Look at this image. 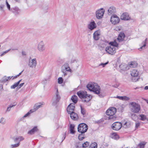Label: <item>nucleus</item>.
<instances>
[{"instance_id": "1", "label": "nucleus", "mask_w": 148, "mask_h": 148, "mask_svg": "<svg viewBox=\"0 0 148 148\" xmlns=\"http://www.w3.org/2000/svg\"><path fill=\"white\" fill-rule=\"evenodd\" d=\"M86 86L89 90L98 94L100 97H103L104 96L105 94L100 92V87L97 84L90 83L87 85Z\"/></svg>"}, {"instance_id": "2", "label": "nucleus", "mask_w": 148, "mask_h": 148, "mask_svg": "<svg viewBox=\"0 0 148 148\" xmlns=\"http://www.w3.org/2000/svg\"><path fill=\"white\" fill-rule=\"evenodd\" d=\"M77 94L84 102H88L92 98V96L90 94H87V92L85 91H79L77 92Z\"/></svg>"}, {"instance_id": "3", "label": "nucleus", "mask_w": 148, "mask_h": 148, "mask_svg": "<svg viewBox=\"0 0 148 148\" xmlns=\"http://www.w3.org/2000/svg\"><path fill=\"white\" fill-rule=\"evenodd\" d=\"M130 106L131 112L134 113H138L140 110V105L135 102H131L130 103Z\"/></svg>"}, {"instance_id": "4", "label": "nucleus", "mask_w": 148, "mask_h": 148, "mask_svg": "<svg viewBox=\"0 0 148 148\" xmlns=\"http://www.w3.org/2000/svg\"><path fill=\"white\" fill-rule=\"evenodd\" d=\"M110 44L111 46L107 47L106 48V51L109 54L113 55L116 53V49L114 46L117 47L118 44L116 42H111Z\"/></svg>"}, {"instance_id": "5", "label": "nucleus", "mask_w": 148, "mask_h": 148, "mask_svg": "<svg viewBox=\"0 0 148 148\" xmlns=\"http://www.w3.org/2000/svg\"><path fill=\"white\" fill-rule=\"evenodd\" d=\"M139 72L136 69H133L131 71L130 74L132 77L131 80L134 82H136L138 80L139 78Z\"/></svg>"}, {"instance_id": "6", "label": "nucleus", "mask_w": 148, "mask_h": 148, "mask_svg": "<svg viewBox=\"0 0 148 148\" xmlns=\"http://www.w3.org/2000/svg\"><path fill=\"white\" fill-rule=\"evenodd\" d=\"M116 112V108L112 107L109 108L106 111V114L109 116L108 117V119H114V115Z\"/></svg>"}, {"instance_id": "7", "label": "nucleus", "mask_w": 148, "mask_h": 148, "mask_svg": "<svg viewBox=\"0 0 148 148\" xmlns=\"http://www.w3.org/2000/svg\"><path fill=\"white\" fill-rule=\"evenodd\" d=\"M56 90L55 93V95L53 97L52 99V104L53 105H55L56 104L59 102L60 99V97L59 94L58 89L56 88Z\"/></svg>"}, {"instance_id": "8", "label": "nucleus", "mask_w": 148, "mask_h": 148, "mask_svg": "<svg viewBox=\"0 0 148 148\" xmlns=\"http://www.w3.org/2000/svg\"><path fill=\"white\" fill-rule=\"evenodd\" d=\"M88 129V125L84 123L79 124L78 127V131L79 132H86Z\"/></svg>"}, {"instance_id": "9", "label": "nucleus", "mask_w": 148, "mask_h": 148, "mask_svg": "<svg viewBox=\"0 0 148 148\" xmlns=\"http://www.w3.org/2000/svg\"><path fill=\"white\" fill-rule=\"evenodd\" d=\"M37 64V62L36 58L32 59L31 57L29 58L28 65L30 68H35Z\"/></svg>"}, {"instance_id": "10", "label": "nucleus", "mask_w": 148, "mask_h": 148, "mask_svg": "<svg viewBox=\"0 0 148 148\" xmlns=\"http://www.w3.org/2000/svg\"><path fill=\"white\" fill-rule=\"evenodd\" d=\"M122 124L119 122H116L114 123L111 127L113 130H119L122 127Z\"/></svg>"}, {"instance_id": "11", "label": "nucleus", "mask_w": 148, "mask_h": 148, "mask_svg": "<svg viewBox=\"0 0 148 148\" xmlns=\"http://www.w3.org/2000/svg\"><path fill=\"white\" fill-rule=\"evenodd\" d=\"M120 21L119 17L116 15H113L111 17L110 21L112 24L114 25L119 23Z\"/></svg>"}, {"instance_id": "12", "label": "nucleus", "mask_w": 148, "mask_h": 148, "mask_svg": "<svg viewBox=\"0 0 148 148\" xmlns=\"http://www.w3.org/2000/svg\"><path fill=\"white\" fill-rule=\"evenodd\" d=\"M105 11L103 8H101L97 10L96 12V16L98 19L101 18L104 14Z\"/></svg>"}, {"instance_id": "13", "label": "nucleus", "mask_w": 148, "mask_h": 148, "mask_svg": "<svg viewBox=\"0 0 148 148\" xmlns=\"http://www.w3.org/2000/svg\"><path fill=\"white\" fill-rule=\"evenodd\" d=\"M37 48L40 52H42L45 50V47L44 42L42 41L40 42L38 44Z\"/></svg>"}, {"instance_id": "14", "label": "nucleus", "mask_w": 148, "mask_h": 148, "mask_svg": "<svg viewBox=\"0 0 148 148\" xmlns=\"http://www.w3.org/2000/svg\"><path fill=\"white\" fill-rule=\"evenodd\" d=\"M15 15H18L20 14V10L17 7L15 6L11 8L10 11Z\"/></svg>"}, {"instance_id": "15", "label": "nucleus", "mask_w": 148, "mask_h": 148, "mask_svg": "<svg viewBox=\"0 0 148 148\" xmlns=\"http://www.w3.org/2000/svg\"><path fill=\"white\" fill-rule=\"evenodd\" d=\"M75 109V104L74 103H71L69 105L66 109L68 113H69L73 112Z\"/></svg>"}, {"instance_id": "16", "label": "nucleus", "mask_w": 148, "mask_h": 148, "mask_svg": "<svg viewBox=\"0 0 148 148\" xmlns=\"http://www.w3.org/2000/svg\"><path fill=\"white\" fill-rule=\"evenodd\" d=\"M100 32L99 30L95 31L93 34V38L95 40H97L100 38Z\"/></svg>"}, {"instance_id": "17", "label": "nucleus", "mask_w": 148, "mask_h": 148, "mask_svg": "<svg viewBox=\"0 0 148 148\" xmlns=\"http://www.w3.org/2000/svg\"><path fill=\"white\" fill-rule=\"evenodd\" d=\"M96 27L97 25L94 21H91L88 25V28L91 30L94 29Z\"/></svg>"}, {"instance_id": "18", "label": "nucleus", "mask_w": 148, "mask_h": 148, "mask_svg": "<svg viewBox=\"0 0 148 148\" xmlns=\"http://www.w3.org/2000/svg\"><path fill=\"white\" fill-rule=\"evenodd\" d=\"M121 19L124 20H128L130 19L128 14L127 13H124L121 15Z\"/></svg>"}, {"instance_id": "19", "label": "nucleus", "mask_w": 148, "mask_h": 148, "mask_svg": "<svg viewBox=\"0 0 148 148\" xmlns=\"http://www.w3.org/2000/svg\"><path fill=\"white\" fill-rule=\"evenodd\" d=\"M62 70H65L66 71L71 72V69L70 68L69 64L67 63H65L62 66Z\"/></svg>"}, {"instance_id": "20", "label": "nucleus", "mask_w": 148, "mask_h": 148, "mask_svg": "<svg viewBox=\"0 0 148 148\" xmlns=\"http://www.w3.org/2000/svg\"><path fill=\"white\" fill-rule=\"evenodd\" d=\"M70 114V116L72 119L74 120H77L78 119V117L77 114L74 112L69 113Z\"/></svg>"}, {"instance_id": "21", "label": "nucleus", "mask_w": 148, "mask_h": 148, "mask_svg": "<svg viewBox=\"0 0 148 148\" xmlns=\"http://www.w3.org/2000/svg\"><path fill=\"white\" fill-rule=\"evenodd\" d=\"M116 12V8L115 7L112 6L110 7L108 10V14L110 15L112 14H114Z\"/></svg>"}, {"instance_id": "22", "label": "nucleus", "mask_w": 148, "mask_h": 148, "mask_svg": "<svg viewBox=\"0 0 148 148\" xmlns=\"http://www.w3.org/2000/svg\"><path fill=\"white\" fill-rule=\"evenodd\" d=\"M125 37V35L123 32L120 33L117 38L119 42H121L124 40V38Z\"/></svg>"}, {"instance_id": "23", "label": "nucleus", "mask_w": 148, "mask_h": 148, "mask_svg": "<svg viewBox=\"0 0 148 148\" xmlns=\"http://www.w3.org/2000/svg\"><path fill=\"white\" fill-rule=\"evenodd\" d=\"M42 104V103L40 102L36 103L34 106V109L32 110L34 112L41 107Z\"/></svg>"}, {"instance_id": "24", "label": "nucleus", "mask_w": 148, "mask_h": 148, "mask_svg": "<svg viewBox=\"0 0 148 148\" xmlns=\"http://www.w3.org/2000/svg\"><path fill=\"white\" fill-rule=\"evenodd\" d=\"M147 41V38H146L145 40L143 41L140 44V46L141 47L139 49L140 51H141L142 49H145V47L146 46Z\"/></svg>"}, {"instance_id": "25", "label": "nucleus", "mask_w": 148, "mask_h": 148, "mask_svg": "<svg viewBox=\"0 0 148 148\" xmlns=\"http://www.w3.org/2000/svg\"><path fill=\"white\" fill-rule=\"evenodd\" d=\"M38 130L37 128V126L34 127L32 129L29 131L28 132V134H32L36 132H37Z\"/></svg>"}, {"instance_id": "26", "label": "nucleus", "mask_w": 148, "mask_h": 148, "mask_svg": "<svg viewBox=\"0 0 148 148\" xmlns=\"http://www.w3.org/2000/svg\"><path fill=\"white\" fill-rule=\"evenodd\" d=\"M24 138L22 136H20L19 137H17L14 140L15 142H20L21 141L23 140L24 139Z\"/></svg>"}, {"instance_id": "27", "label": "nucleus", "mask_w": 148, "mask_h": 148, "mask_svg": "<svg viewBox=\"0 0 148 148\" xmlns=\"http://www.w3.org/2000/svg\"><path fill=\"white\" fill-rule=\"evenodd\" d=\"M138 116V119L142 121H144L147 119V116L143 114H140Z\"/></svg>"}, {"instance_id": "28", "label": "nucleus", "mask_w": 148, "mask_h": 148, "mask_svg": "<svg viewBox=\"0 0 148 148\" xmlns=\"http://www.w3.org/2000/svg\"><path fill=\"white\" fill-rule=\"evenodd\" d=\"M116 98H117L120 100H126L127 101L129 100L130 98L128 97H127L126 96H117L116 97Z\"/></svg>"}, {"instance_id": "29", "label": "nucleus", "mask_w": 148, "mask_h": 148, "mask_svg": "<svg viewBox=\"0 0 148 148\" xmlns=\"http://www.w3.org/2000/svg\"><path fill=\"white\" fill-rule=\"evenodd\" d=\"M75 125L74 124H71L70 125L69 129L71 134H73L75 133V131L74 130Z\"/></svg>"}, {"instance_id": "30", "label": "nucleus", "mask_w": 148, "mask_h": 148, "mask_svg": "<svg viewBox=\"0 0 148 148\" xmlns=\"http://www.w3.org/2000/svg\"><path fill=\"white\" fill-rule=\"evenodd\" d=\"M71 100L74 103H76L78 101L77 97L76 95H73L72 97Z\"/></svg>"}, {"instance_id": "31", "label": "nucleus", "mask_w": 148, "mask_h": 148, "mask_svg": "<svg viewBox=\"0 0 148 148\" xmlns=\"http://www.w3.org/2000/svg\"><path fill=\"white\" fill-rule=\"evenodd\" d=\"M81 134H79L78 136V138L79 140H82L85 138V136L84 134L85 133L80 132Z\"/></svg>"}, {"instance_id": "32", "label": "nucleus", "mask_w": 148, "mask_h": 148, "mask_svg": "<svg viewBox=\"0 0 148 148\" xmlns=\"http://www.w3.org/2000/svg\"><path fill=\"white\" fill-rule=\"evenodd\" d=\"M111 138L114 139H117L119 138V136L116 133H113L110 136Z\"/></svg>"}, {"instance_id": "33", "label": "nucleus", "mask_w": 148, "mask_h": 148, "mask_svg": "<svg viewBox=\"0 0 148 148\" xmlns=\"http://www.w3.org/2000/svg\"><path fill=\"white\" fill-rule=\"evenodd\" d=\"M146 143L145 142H142L138 145V147L139 148H144Z\"/></svg>"}, {"instance_id": "34", "label": "nucleus", "mask_w": 148, "mask_h": 148, "mask_svg": "<svg viewBox=\"0 0 148 148\" xmlns=\"http://www.w3.org/2000/svg\"><path fill=\"white\" fill-rule=\"evenodd\" d=\"M81 114L83 115L84 117H85L86 114V110L85 109L83 108L81 106H80Z\"/></svg>"}, {"instance_id": "35", "label": "nucleus", "mask_w": 148, "mask_h": 148, "mask_svg": "<svg viewBox=\"0 0 148 148\" xmlns=\"http://www.w3.org/2000/svg\"><path fill=\"white\" fill-rule=\"evenodd\" d=\"M21 79L20 80H19L18 82H17L16 83H15L14 85H12L11 86V89H14L19 84L20 82L21 81Z\"/></svg>"}, {"instance_id": "36", "label": "nucleus", "mask_w": 148, "mask_h": 148, "mask_svg": "<svg viewBox=\"0 0 148 148\" xmlns=\"http://www.w3.org/2000/svg\"><path fill=\"white\" fill-rule=\"evenodd\" d=\"M89 148H97V144L95 142L92 143Z\"/></svg>"}, {"instance_id": "37", "label": "nucleus", "mask_w": 148, "mask_h": 148, "mask_svg": "<svg viewBox=\"0 0 148 148\" xmlns=\"http://www.w3.org/2000/svg\"><path fill=\"white\" fill-rule=\"evenodd\" d=\"M129 66L131 68H134L136 66V64L135 62H131L130 63L128 64Z\"/></svg>"}, {"instance_id": "38", "label": "nucleus", "mask_w": 148, "mask_h": 148, "mask_svg": "<svg viewBox=\"0 0 148 148\" xmlns=\"http://www.w3.org/2000/svg\"><path fill=\"white\" fill-rule=\"evenodd\" d=\"M119 68L122 70L125 71L127 69L126 65L123 64H121L119 66Z\"/></svg>"}, {"instance_id": "39", "label": "nucleus", "mask_w": 148, "mask_h": 148, "mask_svg": "<svg viewBox=\"0 0 148 148\" xmlns=\"http://www.w3.org/2000/svg\"><path fill=\"white\" fill-rule=\"evenodd\" d=\"M89 142L86 141L82 144V146L84 148L87 147L89 145Z\"/></svg>"}, {"instance_id": "40", "label": "nucleus", "mask_w": 148, "mask_h": 148, "mask_svg": "<svg viewBox=\"0 0 148 148\" xmlns=\"http://www.w3.org/2000/svg\"><path fill=\"white\" fill-rule=\"evenodd\" d=\"M34 111H33V110L32 109L29 112H28L27 114H26L25 115H24L23 117V118H25L27 116H29L30 114L33 112Z\"/></svg>"}, {"instance_id": "41", "label": "nucleus", "mask_w": 148, "mask_h": 148, "mask_svg": "<svg viewBox=\"0 0 148 148\" xmlns=\"http://www.w3.org/2000/svg\"><path fill=\"white\" fill-rule=\"evenodd\" d=\"M6 5L7 7L8 10L10 11L11 10V8H10V5L8 3L7 0H6Z\"/></svg>"}, {"instance_id": "42", "label": "nucleus", "mask_w": 148, "mask_h": 148, "mask_svg": "<svg viewBox=\"0 0 148 148\" xmlns=\"http://www.w3.org/2000/svg\"><path fill=\"white\" fill-rule=\"evenodd\" d=\"M19 143H18L16 144L12 145H11V147L12 148H16L18 147L19 146Z\"/></svg>"}, {"instance_id": "43", "label": "nucleus", "mask_w": 148, "mask_h": 148, "mask_svg": "<svg viewBox=\"0 0 148 148\" xmlns=\"http://www.w3.org/2000/svg\"><path fill=\"white\" fill-rule=\"evenodd\" d=\"M0 122L2 124H4L5 123V120L4 118H2L1 119Z\"/></svg>"}, {"instance_id": "44", "label": "nucleus", "mask_w": 148, "mask_h": 148, "mask_svg": "<svg viewBox=\"0 0 148 148\" xmlns=\"http://www.w3.org/2000/svg\"><path fill=\"white\" fill-rule=\"evenodd\" d=\"M58 83L60 84L62 83L63 82V79L62 77H59L58 79Z\"/></svg>"}, {"instance_id": "45", "label": "nucleus", "mask_w": 148, "mask_h": 148, "mask_svg": "<svg viewBox=\"0 0 148 148\" xmlns=\"http://www.w3.org/2000/svg\"><path fill=\"white\" fill-rule=\"evenodd\" d=\"M4 7V5L1 4L0 5V11H4L3 9Z\"/></svg>"}, {"instance_id": "46", "label": "nucleus", "mask_w": 148, "mask_h": 148, "mask_svg": "<svg viewBox=\"0 0 148 148\" xmlns=\"http://www.w3.org/2000/svg\"><path fill=\"white\" fill-rule=\"evenodd\" d=\"M12 107H13L12 106V104H10L9 106L8 107L6 111L8 112L10 111L11 109V108Z\"/></svg>"}, {"instance_id": "47", "label": "nucleus", "mask_w": 148, "mask_h": 148, "mask_svg": "<svg viewBox=\"0 0 148 148\" xmlns=\"http://www.w3.org/2000/svg\"><path fill=\"white\" fill-rule=\"evenodd\" d=\"M108 61L106 62L105 63H101L99 65V66H101L102 65L103 67H104L105 66L108 64Z\"/></svg>"}, {"instance_id": "48", "label": "nucleus", "mask_w": 148, "mask_h": 148, "mask_svg": "<svg viewBox=\"0 0 148 148\" xmlns=\"http://www.w3.org/2000/svg\"><path fill=\"white\" fill-rule=\"evenodd\" d=\"M13 76H12V77H10V76H9V77H7V79H4V82H5L7 81L8 79H10Z\"/></svg>"}, {"instance_id": "49", "label": "nucleus", "mask_w": 148, "mask_h": 148, "mask_svg": "<svg viewBox=\"0 0 148 148\" xmlns=\"http://www.w3.org/2000/svg\"><path fill=\"white\" fill-rule=\"evenodd\" d=\"M140 123H136V124L135 128H138L140 126Z\"/></svg>"}, {"instance_id": "50", "label": "nucleus", "mask_w": 148, "mask_h": 148, "mask_svg": "<svg viewBox=\"0 0 148 148\" xmlns=\"http://www.w3.org/2000/svg\"><path fill=\"white\" fill-rule=\"evenodd\" d=\"M66 71L65 70H62V72H63V75L64 76H65L66 75H67V74L66 73Z\"/></svg>"}, {"instance_id": "51", "label": "nucleus", "mask_w": 148, "mask_h": 148, "mask_svg": "<svg viewBox=\"0 0 148 148\" xmlns=\"http://www.w3.org/2000/svg\"><path fill=\"white\" fill-rule=\"evenodd\" d=\"M22 54L23 56H26V52L25 51H22Z\"/></svg>"}, {"instance_id": "52", "label": "nucleus", "mask_w": 148, "mask_h": 148, "mask_svg": "<svg viewBox=\"0 0 148 148\" xmlns=\"http://www.w3.org/2000/svg\"><path fill=\"white\" fill-rule=\"evenodd\" d=\"M75 61H76V60L75 59H73L71 60V63H73Z\"/></svg>"}, {"instance_id": "53", "label": "nucleus", "mask_w": 148, "mask_h": 148, "mask_svg": "<svg viewBox=\"0 0 148 148\" xmlns=\"http://www.w3.org/2000/svg\"><path fill=\"white\" fill-rule=\"evenodd\" d=\"M24 84V83L20 84L19 86V88H21V87L23 86Z\"/></svg>"}, {"instance_id": "54", "label": "nucleus", "mask_w": 148, "mask_h": 148, "mask_svg": "<svg viewBox=\"0 0 148 148\" xmlns=\"http://www.w3.org/2000/svg\"><path fill=\"white\" fill-rule=\"evenodd\" d=\"M14 103L13 105L12 104V106L13 107L15 106L17 104V103L16 102H14V103Z\"/></svg>"}, {"instance_id": "55", "label": "nucleus", "mask_w": 148, "mask_h": 148, "mask_svg": "<svg viewBox=\"0 0 148 148\" xmlns=\"http://www.w3.org/2000/svg\"><path fill=\"white\" fill-rule=\"evenodd\" d=\"M11 50L10 49H8V50H6L4 51L5 53L6 54L9 51H10Z\"/></svg>"}, {"instance_id": "56", "label": "nucleus", "mask_w": 148, "mask_h": 148, "mask_svg": "<svg viewBox=\"0 0 148 148\" xmlns=\"http://www.w3.org/2000/svg\"><path fill=\"white\" fill-rule=\"evenodd\" d=\"M144 89L145 90H148V86H147L145 87L144 88Z\"/></svg>"}, {"instance_id": "57", "label": "nucleus", "mask_w": 148, "mask_h": 148, "mask_svg": "<svg viewBox=\"0 0 148 148\" xmlns=\"http://www.w3.org/2000/svg\"><path fill=\"white\" fill-rule=\"evenodd\" d=\"M5 54V53L4 52H3V53H2L0 56H3V55H4Z\"/></svg>"}, {"instance_id": "58", "label": "nucleus", "mask_w": 148, "mask_h": 148, "mask_svg": "<svg viewBox=\"0 0 148 148\" xmlns=\"http://www.w3.org/2000/svg\"><path fill=\"white\" fill-rule=\"evenodd\" d=\"M23 70L21 72L19 73V74L17 75V76H19V75H21L22 73L23 72Z\"/></svg>"}, {"instance_id": "59", "label": "nucleus", "mask_w": 148, "mask_h": 148, "mask_svg": "<svg viewBox=\"0 0 148 148\" xmlns=\"http://www.w3.org/2000/svg\"><path fill=\"white\" fill-rule=\"evenodd\" d=\"M3 88V86L1 85H0V89H2Z\"/></svg>"}, {"instance_id": "60", "label": "nucleus", "mask_w": 148, "mask_h": 148, "mask_svg": "<svg viewBox=\"0 0 148 148\" xmlns=\"http://www.w3.org/2000/svg\"><path fill=\"white\" fill-rule=\"evenodd\" d=\"M18 77V76H17V75H16V76H14V77H13V79H15V78H16Z\"/></svg>"}, {"instance_id": "61", "label": "nucleus", "mask_w": 148, "mask_h": 148, "mask_svg": "<svg viewBox=\"0 0 148 148\" xmlns=\"http://www.w3.org/2000/svg\"><path fill=\"white\" fill-rule=\"evenodd\" d=\"M132 116H136V114H132Z\"/></svg>"}, {"instance_id": "62", "label": "nucleus", "mask_w": 148, "mask_h": 148, "mask_svg": "<svg viewBox=\"0 0 148 148\" xmlns=\"http://www.w3.org/2000/svg\"><path fill=\"white\" fill-rule=\"evenodd\" d=\"M66 132H65V134L64 135V139H65V137H66Z\"/></svg>"}, {"instance_id": "63", "label": "nucleus", "mask_w": 148, "mask_h": 148, "mask_svg": "<svg viewBox=\"0 0 148 148\" xmlns=\"http://www.w3.org/2000/svg\"><path fill=\"white\" fill-rule=\"evenodd\" d=\"M7 79V77H4V79H3V81L4 82V79Z\"/></svg>"}, {"instance_id": "64", "label": "nucleus", "mask_w": 148, "mask_h": 148, "mask_svg": "<svg viewBox=\"0 0 148 148\" xmlns=\"http://www.w3.org/2000/svg\"><path fill=\"white\" fill-rule=\"evenodd\" d=\"M75 147L76 148H78L79 147L78 145H76L75 146Z\"/></svg>"}]
</instances>
